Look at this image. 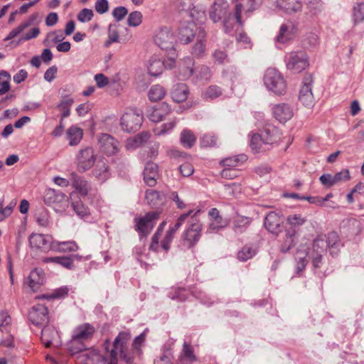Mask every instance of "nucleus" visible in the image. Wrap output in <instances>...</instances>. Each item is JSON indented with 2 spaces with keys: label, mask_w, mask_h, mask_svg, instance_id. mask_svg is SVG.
<instances>
[{
  "label": "nucleus",
  "mask_w": 364,
  "mask_h": 364,
  "mask_svg": "<svg viewBox=\"0 0 364 364\" xmlns=\"http://www.w3.org/2000/svg\"><path fill=\"white\" fill-rule=\"evenodd\" d=\"M312 82V76L309 75L308 77H306L299 95V101L304 106L308 108L312 107L314 105V97L312 93L311 86Z\"/></svg>",
  "instance_id": "15"
},
{
  "label": "nucleus",
  "mask_w": 364,
  "mask_h": 364,
  "mask_svg": "<svg viewBox=\"0 0 364 364\" xmlns=\"http://www.w3.org/2000/svg\"><path fill=\"white\" fill-rule=\"evenodd\" d=\"M189 90L186 84H178L173 88L171 92V97L173 101L176 102H182L185 101L188 96Z\"/></svg>",
  "instance_id": "34"
},
{
  "label": "nucleus",
  "mask_w": 364,
  "mask_h": 364,
  "mask_svg": "<svg viewBox=\"0 0 364 364\" xmlns=\"http://www.w3.org/2000/svg\"><path fill=\"white\" fill-rule=\"evenodd\" d=\"M352 18L354 24H358L364 21V4L359 3L353 7Z\"/></svg>",
  "instance_id": "47"
},
{
  "label": "nucleus",
  "mask_w": 364,
  "mask_h": 364,
  "mask_svg": "<svg viewBox=\"0 0 364 364\" xmlns=\"http://www.w3.org/2000/svg\"><path fill=\"white\" fill-rule=\"evenodd\" d=\"M276 5L280 10L289 14L300 11L303 7L301 0H276Z\"/></svg>",
  "instance_id": "25"
},
{
  "label": "nucleus",
  "mask_w": 364,
  "mask_h": 364,
  "mask_svg": "<svg viewBox=\"0 0 364 364\" xmlns=\"http://www.w3.org/2000/svg\"><path fill=\"white\" fill-rule=\"evenodd\" d=\"M164 65V61L158 56H152L148 62V72L151 75L158 76L163 72Z\"/></svg>",
  "instance_id": "31"
},
{
  "label": "nucleus",
  "mask_w": 364,
  "mask_h": 364,
  "mask_svg": "<svg viewBox=\"0 0 364 364\" xmlns=\"http://www.w3.org/2000/svg\"><path fill=\"white\" fill-rule=\"evenodd\" d=\"M95 11L100 14H103L109 10V2L107 0H97L95 4Z\"/></svg>",
  "instance_id": "64"
},
{
  "label": "nucleus",
  "mask_w": 364,
  "mask_h": 364,
  "mask_svg": "<svg viewBox=\"0 0 364 364\" xmlns=\"http://www.w3.org/2000/svg\"><path fill=\"white\" fill-rule=\"evenodd\" d=\"M228 225V221L225 219H223L222 217L219 218L214 219L211 220L208 229V233H212L215 232H218L221 229L225 228Z\"/></svg>",
  "instance_id": "45"
},
{
  "label": "nucleus",
  "mask_w": 364,
  "mask_h": 364,
  "mask_svg": "<svg viewBox=\"0 0 364 364\" xmlns=\"http://www.w3.org/2000/svg\"><path fill=\"white\" fill-rule=\"evenodd\" d=\"M58 336L55 329L50 326H44L41 331V341L46 348L50 347L52 341Z\"/></svg>",
  "instance_id": "37"
},
{
  "label": "nucleus",
  "mask_w": 364,
  "mask_h": 364,
  "mask_svg": "<svg viewBox=\"0 0 364 364\" xmlns=\"http://www.w3.org/2000/svg\"><path fill=\"white\" fill-rule=\"evenodd\" d=\"M127 14V9L122 6L115 7L112 11V16L117 21H122Z\"/></svg>",
  "instance_id": "63"
},
{
  "label": "nucleus",
  "mask_w": 364,
  "mask_h": 364,
  "mask_svg": "<svg viewBox=\"0 0 364 364\" xmlns=\"http://www.w3.org/2000/svg\"><path fill=\"white\" fill-rule=\"evenodd\" d=\"M306 221V218L300 214L290 215L287 218V222L290 226L289 229H293L296 232V234L298 233L299 228L304 225Z\"/></svg>",
  "instance_id": "39"
},
{
  "label": "nucleus",
  "mask_w": 364,
  "mask_h": 364,
  "mask_svg": "<svg viewBox=\"0 0 364 364\" xmlns=\"http://www.w3.org/2000/svg\"><path fill=\"white\" fill-rule=\"evenodd\" d=\"M28 240L31 248L41 249L44 252L48 251L52 246V238L48 235L33 233Z\"/></svg>",
  "instance_id": "19"
},
{
  "label": "nucleus",
  "mask_w": 364,
  "mask_h": 364,
  "mask_svg": "<svg viewBox=\"0 0 364 364\" xmlns=\"http://www.w3.org/2000/svg\"><path fill=\"white\" fill-rule=\"evenodd\" d=\"M242 6L241 4H237L235 6V13L234 15L229 14L223 21L225 31L229 33L232 31L235 22L239 24L242 23L241 13Z\"/></svg>",
  "instance_id": "28"
},
{
  "label": "nucleus",
  "mask_w": 364,
  "mask_h": 364,
  "mask_svg": "<svg viewBox=\"0 0 364 364\" xmlns=\"http://www.w3.org/2000/svg\"><path fill=\"white\" fill-rule=\"evenodd\" d=\"M217 137L211 134H204L200 140V144L203 146L208 147L216 145Z\"/></svg>",
  "instance_id": "62"
},
{
  "label": "nucleus",
  "mask_w": 364,
  "mask_h": 364,
  "mask_svg": "<svg viewBox=\"0 0 364 364\" xmlns=\"http://www.w3.org/2000/svg\"><path fill=\"white\" fill-rule=\"evenodd\" d=\"M73 102V99L68 95L63 98L57 105V109L62 112V119H65L70 114V107Z\"/></svg>",
  "instance_id": "40"
},
{
  "label": "nucleus",
  "mask_w": 364,
  "mask_h": 364,
  "mask_svg": "<svg viewBox=\"0 0 364 364\" xmlns=\"http://www.w3.org/2000/svg\"><path fill=\"white\" fill-rule=\"evenodd\" d=\"M250 146L255 152H259L262 150V145L265 144L262 138L258 134H252L250 135Z\"/></svg>",
  "instance_id": "51"
},
{
  "label": "nucleus",
  "mask_w": 364,
  "mask_h": 364,
  "mask_svg": "<svg viewBox=\"0 0 364 364\" xmlns=\"http://www.w3.org/2000/svg\"><path fill=\"white\" fill-rule=\"evenodd\" d=\"M36 220L38 224L43 228H46L50 225V216L48 212L44 209H39L36 214Z\"/></svg>",
  "instance_id": "48"
},
{
  "label": "nucleus",
  "mask_w": 364,
  "mask_h": 364,
  "mask_svg": "<svg viewBox=\"0 0 364 364\" xmlns=\"http://www.w3.org/2000/svg\"><path fill=\"white\" fill-rule=\"evenodd\" d=\"M72 186L82 196H85L87 194L90 189V184L84 177L79 176L75 172H72L69 175Z\"/></svg>",
  "instance_id": "24"
},
{
  "label": "nucleus",
  "mask_w": 364,
  "mask_h": 364,
  "mask_svg": "<svg viewBox=\"0 0 364 364\" xmlns=\"http://www.w3.org/2000/svg\"><path fill=\"white\" fill-rule=\"evenodd\" d=\"M95 333V328L89 323L78 326L72 335V339L68 343V349L72 354H76L85 350L84 341L90 338Z\"/></svg>",
  "instance_id": "2"
},
{
  "label": "nucleus",
  "mask_w": 364,
  "mask_h": 364,
  "mask_svg": "<svg viewBox=\"0 0 364 364\" xmlns=\"http://www.w3.org/2000/svg\"><path fill=\"white\" fill-rule=\"evenodd\" d=\"M154 41L161 50H166L168 53L171 52V58L176 56L174 48L175 36L168 28H161L156 33Z\"/></svg>",
  "instance_id": "6"
},
{
  "label": "nucleus",
  "mask_w": 364,
  "mask_h": 364,
  "mask_svg": "<svg viewBox=\"0 0 364 364\" xmlns=\"http://www.w3.org/2000/svg\"><path fill=\"white\" fill-rule=\"evenodd\" d=\"M48 309L43 304L33 306L29 311L30 321L36 326H44L48 322Z\"/></svg>",
  "instance_id": "16"
},
{
  "label": "nucleus",
  "mask_w": 364,
  "mask_h": 364,
  "mask_svg": "<svg viewBox=\"0 0 364 364\" xmlns=\"http://www.w3.org/2000/svg\"><path fill=\"white\" fill-rule=\"evenodd\" d=\"M205 37V33L203 29H200L199 33L197 35V42L193 47L192 53L196 57L202 56L205 50V45L203 42V39Z\"/></svg>",
  "instance_id": "36"
},
{
  "label": "nucleus",
  "mask_w": 364,
  "mask_h": 364,
  "mask_svg": "<svg viewBox=\"0 0 364 364\" xmlns=\"http://www.w3.org/2000/svg\"><path fill=\"white\" fill-rule=\"evenodd\" d=\"M145 198L147 203L153 207H157L164 203L163 196L154 190L146 191Z\"/></svg>",
  "instance_id": "38"
},
{
  "label": "nucleus",
  "mask_w": 364,
  "mask_h": 364,
  "mask_svg": "<svg viewBox=\"0 0 364 364\" xmlns=\"http://www.w3.org/2000/svg\"><path fill=\"white\" fill-rule=\"evenodd\" d=\"M252 219L245 216H237L233 222V230L237 234L244 232L250 225Z\"/></svg>",
  "instance_id": "35"
},
{
  "label": "nucleus",
  "mask_w": 364,
  "mask_h": 364,
  "mask_svg": "<svg viewBox=\"0 0 364 364\" xmlns=\"http://www.w3.org/2000/svg\"><path fill=\"white\" fill-rule=\"evenodd\" d=\"M119 41V33L114 25L110 24L108 28V38L105 42V46L109 48L112 43Z\"/></svg>",
  "instance_id": "54"
},
{
  "label": "nucleus",
  "mask_w": 364,
  "mask_h": 364,
  "mask_svg": "<svg viewBox=\"0 0 364 364\" xmlns=\"http://www.w3.org/2000/svg\"><path fill=\"white\" fill-rule=\"evenodd\" d=\"M83 136L82 129L77 126L70 127L66 132V138L69 141L70 146L77 145Z\"/></svg>",
  "instance_id": "33"
},
{
  "label": "nucleus",
  "mask_w": 364,
  "mask_h": 364,
  "mask_svg": "<svg viewBox=\"0 0 364 364\" xmlns=\"http://www.w3.org/2000/svg\"><path fill=\"white\" fill-rule=\"evenodd\" d=\"M37 14L33 15L29 20L27 21H25L22 23H21L18 27L14 28L10 31L9 35L5 38V41L11 40L14 38V37L17 36L18 34H20L24 29H26L27 27L30 26L33 21L36 19L37 17Z\"/></svg>",
  "instance_id": "41"
},
{
  "label": "nucleus",
  "mask_w": 364,
  "mask_h": 364,
  "mask_svg": "<svg viewBox=\"0 0 364 364\" xmlns=\"http://www.w3.org/2000/svg\"><path fill=\"white\" fill-rule=\"evenodd\" d=\"M176 124V119L174 118L167 123H164L161 126L156 127L154 132L156 135H164L171 132Z\"/></svg>",
  "instance_id": "50"
},
{
  "label": "nucleus",
  "mask_w": 364,
  "mask_h": 364,
  "mask_svg": "<svg viewBox=\"0 0 364 364\" xmlns=\"http://www.w3.org/2000/svg\"><path fill=\"white\" fill-rule=\"evenodd\" d=\"M92 174L95 178L98 181H105L110 176L109 166L107 161L102 159H99L95 168L92 171Z\"/></svg>",
  "instance_id": "26"
},
{
  "label": "nucleus",
  "mask_w": 364,
  "mask_h": 364,
  "mask_svg": "<svg viewBox=\"0 0 364 364\" xmlns=\"http://www.w3.org/2000/svg\"><path fill=\"white\" fill-rule=\"evenodd\" d=\"M256 254V250L251 246L245 245L237 253V258L242 262H245L252 258Z\"/></svg>",
  "instance_id": "53"
},
{
  "label": "nucleus",
  "mask_w": 364,
  "mask_h": 364,
  "mask_svg": "<svg viewBox=\"0 0 364 364\" xmlns=\"http://www.w3.org/2000/svg\"><path fill=\"white\" fill-rule=\"evenodd\" d=\"M178 230H175L173 227H170L166 232L165 237L161 242V247L167 252L170 249L171 243L174 237V235Z\"/></svg>",
  "instance_id": "59"
},
{
  "label": "nucleus",
  "mask_w": 364,
  "mask_h": 364,
  "mask_svg": "<svg viewBox=\"0 0 364 364\" xmlns=\"http://www.w3.org/2000/svg\"><path fill=\"white\" fill-rule=\"evenodd\" d=\"M131 334L129 332L122 331L114 340L118 355L126 364H134L136 358L139 356L132 347L128 346Z\"/></svg>",
  "instance_id": "3"
},
{
  "label": "nucleus",
  "mask_w": 364,
  "mask_h": 364,
  "mask_svg": "<svg viewBox=\"0 0 364 364\" xmlns=\"http://www.w3.org/2000/svg\"><path fill=\"white\" fill-rule=\"evenodd\" d=\"M212 76L210 69L205 65H201L196 70V77L204 82L208 81Z\"/></svg>",
  "instance_id": "58"
},
{
  "label": "nucleus",
  "mask_w": 364,
  "mask_h": 364,
  "mask_svg": "<svg viewBox=\"0 0 364 364\" xmlns=\"http://www.w3.org/2000/svg\"><path fill=\"white\" fill-rule=\"evenodd\" d=\"M159 213L152 211L147 213L144 216L135 218V229L142 236L148 235L154 227L159 219Z\"/></svg>",
  "instance_id": "8"
},
{
  "label": "nucleus",
  "mask_w": 364,
  "mask_h": 364,
  "mask_svg": "<svg viewBox=\"0 0 364 364\" xmlns=\"http://www.w3.org/2000/svg\"><path fill=\"white\" fill-rule=\"evenodd\" d=\"M194 60L191 57L184 58L180 63V79L186 80L193 74Z\"/></svg>",
  "instance_id": "32"
},
{
  "label": "nucleus",
  "mask_w": 364,
  "mask_h": 364,
  "mask_svg": "<svg viewBox=\"0 0 364 364\" xmlns=\"http://www.w3.org/2000/svg\"><path fill=\"white\" fill-rule=\"evenodd\" d=\"M200 212V210L195 211L192 216V222L188 228L183 233V240L187 243L188 247H193L200 240L202 231V224L196 217Z\"/></svg>",
  "instance_id": "9"
},
{
  "label": "nucleus",
  "mask_w": 364,
  "mask_h": 364,
  "mask_svg": "<svg viewBox=\"0 0 364 364\" xmlns=\"http://www.w3.org/2000/svg\"><path fill=\"white\" fill-rule=\"evenodd\" d=\"M142 21V14L140 11H133L128 16L127 24L129 26L136 27L141 24Z\"/></svg>",
  "instance_id": "60"
},
{
  "label": "nucleus",
  "mask_w": 364,
  "mask_h": 364,
  "mask_svg": "<svg viewBox=\"0 0 364 364\" xmlns=\"http://www.w3.org/2000/svg\"><path fill=\"white\" fill-rule=\"evenodd\" d=\"M171 113L170 106L164 102L148 110L147 116L153 122H159L165 119Z\"/></svg>",
  "instance_id": "21"
},
{
  "label": "nucleus",
  "mask_w": 364,
  "mask_h": 364,
  "mask_svg": "<svg viewBox=\"0 0 364 364\" xmlns=\"http://www.w3.org/2000/svg\"><path fill=\"white\" fill-rule=\"evenodd\" d=\"M11 318L6 311L0 312V331L2 333H9L11 328Z\"/></svg>",
  "instance_id": "46"
},
{
  "label": "nucleus",
  "mask_w": 364,
  "mask_h": 364,
  "mask_svg": "<svg viewBox=\"0 0 364 364\" xmlns=\"http://www.w3.org/2000/svg\"><path fill=\"white\" fill-rule=\"evenodd\" d=\"M97 138L100 151L107 156L116 155L120 151L119 141L110 134H101Z\"/></svg>",
  "instance_id": "10"
},
{
  "label": "nucleus",
  "mask_w": 364,
  "mask_h": 364,
  "mask_svg": "<svg viewBox=\"0 0 364 364\" xmlns=\"http://www.w3.org/2000/svg\"><path fill=\"white\" fill-rule=\"evenodd\" d=\"M44 277L43 272L37 269L31 272L29 276L26 280V283L31 289L33 291H36L41 284H43Z\"/></svg>",
  "instance_id": "29"
},
{
  "label": "nucleus",
  "mask_w": 364,
  "mask_h": 364,
  "mask_svg": "<svg viewBox=\"0 0 364 364\" xmlns=\"http://www.w3.org/2000/svg\"><path fill=\"white\" fill-rule=\"evenodd\" d=\"M312 247L310 248L304 244H300L295 254L296 270L297 273L302 272L308 262L309 259H311Z\"/></svg>",
  "instance_id": "14"
},
{
  "label": "nucleus",
  "mask_w": 364,
  "mask_h": 364,
  "mask_svg": "<svg viewBox=\"0 0 364 364\" xmlns=\"http://www.w3.org/2000/svg\"><path fill=\"white\" fill-rule=\"evenodd\" d=\"M54 244L56 245L54 247L61 252H75L79 249L78 245L75 241L56 242Z\"/></svg>",
  "instance_id": "44"
},
{
  "label": "nucleus",
  "mask_w": 364,
  "mask_h": 364,
  "mask_svg": "<svg viewBox=\"0 0 364 364\" xmlns=\"http://www.w3.org/2000/svg\"><path fill=\"white\" fill-rule=\"evenodd\" d=\"M285 60L287 68L294 73H300L309 65V57L304 50L289 53Z\"/></svg>",
  "instance_id": "5"
},
{
  "label": "nucleus",
  "mask_w": 364,
  "mask_h": 364,
  "mask_svg": "<svg viewBox=\"0 0 364 364\" xmlns=\"http://www.w3.org/2000/svg\"><path fill=\"white\" fill-rule=\"evenodd\" d=\"M196 141V138L193 132L190 130L185 129L181 134V143L188 149L191 148Z\"/></svg>",
  "instance_id": "43"
},
{
  "label": "nucleus",
  "mask_w": 364,
  "mask_h": 364,
  "mask_svg": "<svg viewBox=\"0 0 364 364\" xmlns=\"http://www.w3.org/2000/svg\"><path fill=\"white\" fill-rule=\"evenodd\" d=\"M82 356H86L91 361L100 360L102 364H118L119 363L118 353L114 343L110 350L105 351L102 355H100L96 350L92 349Z\"/></svg>",
  "instance_id": "12"
},
{
  "label": "nucleus",
  "mask_w": 364,
  "mask_h": 364,
  "mask_svg": "<svg viewBox=\"0 0 364 364\" xmlns=\"http://www.w3.org/2000/svg\"><path fill=\"white\" fill-rule=\"evenodd\" d=\"M309 12L316 15L321 12L323 4L321 0H304Z\"/></svg>",
  "instance_id": "52"
},
{
  "label": "nucleus",
  "mask_w": 364,
  "mask_h": 364,
  "mask_svg": "<svg viewBox=\"0 0 364 364\" xmlns=\"http://www.w3.org/2000/svg\"><path fill=\"white\" fill-rule=\"evenodd\" d=\"M296 29L291 22L283 23L280 28L278 35L276 37V41L281 43H285L293 39L296 35Z\"/></svg>",
  "instance_id": "23"
},
{
  "label": "nucleus",
  "mask_w": 364,
  "mask_h": 364,
  "mask_svg": "<svg viewBox=\"0 0 364 364\" xmlns=\"http://www.w3.org/2000/svg\"><path fill=\"white\" fill-rule=\"evenodd\" d=\"M338 242V235L334 232H329L326 240L322 237H318L313 241L311 262L314 268H319L321 266L327 247H329L330 254L332 256L337 254V252H334V249Z\"/></svg>",
  "instance_id": "1"
},
{
  "label": "nucleus",
  "mask_w": 364,
  "mask_h": 364,
  "mask_svg": "<svg viewBox=\"0 0 364 364\" xmlns=\"http://www.w3.org/2000/svg\"><path fill=\"white\" fill-rule=\"evenodd\" d=\"M72 207L75 213L81 218H84L90 214L88 208L81 201L73 202Z\"/></svg>",
  "instance_id": "55"
},
{
  "label": "nucleus",
  "mask_w": 364,
  "mask_h": 364,
  "mask_svg": "<svg viewBox=\"0 0 364 364\" xmlns=\"http://www.w3.org/2000/svg\"><path fill=\"white\" fill-rule=\"evenodd\" d=\"M197 26L192 21L181 23L178 28V38L181 43H190L196 35Z\"/></svg>",
  "instance_id": "17"
},
{
  "label": "nucleus",
  "mask_w": 364,
  "mask_h": 364,
  "mask_svg": "<svg viewBox=\"0 0 364 364\" xmlns=\"http://www.w3.org/2000/svg\"><path fill=\"white\" fill-rule=\"evenodd\" d=\"M265 144H272L279 139V132L277 127L268 124L265 126L259 134Z\"/></svg>",
  "instance_id": "27"
},
{
  "label": "nucleus",
  "mask_w": 364,
  "mask_h": 364,
  "mask_svg": "<svg viewBox=\"0 0 364 364\" xmlns=\"http://www.w3.org/2000/svg\"><path fill=\"white\" fill-rule=\"evenodd\" d=\"M142 121L143 116L141 112L130 109L122 115L120 124L125 132H136L140 128Z\"/></svg>",
  "instance_id": "7"
},
{
  "label": "nucleus",
  "mask_w": 364,
  "mask_h": 364,
  "mask_svg": "<svg viewBox=\"0 0 364 364\" xmlns=\"http://www.w3.org/2000/svg\"><path fill=\"white\" fill-rule=\"evenodd\" d=\"M296 232L293 229H287L285 231V235L279 247V250L282 253L289 252L296 243Z\"/></svg>",
  "instance_id": "30"
},
{
  "label": "nucleus",
  "mask_w": 364,
  "mask_h": 364,
  "mask_svg": "<svg viewBox=\"0 0 364 364\" xmlns=\"http://www.w3.org/2000/svg\"><path fill=\"white\" fill-rule=\"evenodd\" d=\"M222 95L221 89L216 85L209 86L203 93V96L206 100H213Z\"/></svg>",
  "instance_id": "57"
},
{
  "label": "nucleus",
  "mask_w": 364,
  "mask_h": 364,
  "mask_svg": "<svg viewBox=\"0 0 364 364\" xmlns=\"http://www.w3.org/2000/svg\"><path fill=\"white\" fill-rule=\"evenodd\" d=\"M283 219L279 213L269 212L265 217L264 226L271 233L278 235L282 232Z\"/></svg>",
  "instance_id": "18"
},
{
  "label": "nucleus",
  "mask_w": 364,
  "mask_h": 364,
  "mask_svg": "<svg viewBox=\"0 0 364 364\" xmlns=\"http://www.w3.org/2000/svg\"><path fill=\"white\" fill-rule=\"evenodd\" d=\"M10 78L9 73L2 70L0 72V95H4L10 90Z\"/></svg>",
  "instance_id": "49"
},
{
  "label": "nucleus",
  "mask_w": 364,
  "mask_h": 364,
  "mask_svg": "<svg viewBox=\"0 0 364 364\" xmlns=\"http://www.w3.org/2000/svg\"><path fill=\"white\" fill-rule=\"evenodd\" d=\"M165 95V89L159 85H153L148 92L149 98L152 102L161 100Z\"/></svg>",
  "instance_id": "42"
},
{
  "label": "nucleus",
  "mask_w": 364,
  "mask_h": 364,
  "mask_svg": "<svg viewBox=\"0 0 364 364\" xmlns=\"http://www.w3.org/2000/svg\"><path fill=\"white\" fill-rule=\"evenodd\" d=\"M94 16L92 10L83 9L77 14V20L82 23L88 22L92 20Z\"/></svg>",
  "instance_id": "61"
},
{
  "label": "nucleus",
  "mask_w": 364,
  "mask_h": 364,
  "mask_svg": "<svg viewBox=\"0 0 364 364\" xmlns=\"http://www.w3.org/2000/svg\"><path fill=\"white\" fill-rule=\"evenodd\" d=\"M272 109L274 117L283 124L290 120L294 114V107L289 103L276 104L273 105Z\"/></svg>",
  "instance_id": "13"
},
{
  "label": "nucleus",
  "mask_w": 364,
  "mask_h": 364,
  "mask_svg": "<svg viewBox=\"0 0 364 364\" xmlns=\"http://www.w3.org/2000/svg\"><path fill=\"white\" fill-rule=\"evenodd\" d=\"M266 87L277 95H283L287 90V83L282 75L274 68H268L264 75Z\"/></svg>",
  "instance_id": "4"
},
{
  "label": "nucleus",
  "mask_w": 364,
  "mask_h": 364,
  "mask_svg": "<svg viewBox=\"0 0 364 364\" xmlns=\"http://www.w3.org/2000/svg\"><path fill=\"white\" fill-rule=\"evenodd\" d=\"M247 160L245 155H239L230 158H226L222 161V164L224 166L228 167H235L239 165L240 163Z\"/></svg>",
  "instance_id": "56"
},
{
  "label": "nucleus",
  "mask_w": 364,
  "mask_h": 364,
  "mask_svg": "<svg viewBox=\"0 0 364 364\" xmlns=\"http://www.w3.org/2000/svg\"><path fill=\"white\" fill-rule=\"evenodd\" d=\"M68 200L65 193L53 188L46 189L43 195V200L48 205L56 204L62 206L68 203Z\"/></svg>",
  "instance_id": "20"
},
{
  "label": "nucleus",
  "mask_w": 364,
  "mask_h": 364,
  "mask_svg": "<svg viewBox=\"0 0 364 364\" xmlns=\"http://www.w3.org/2000/svg\"><path fill=\"white\" fill-rule=\"evenodd\" d=\"M228 7L226 0H215L209 11V16L214 22H218L225 15Z\"/></svg>",
  "instance_id": "22"
},
{
  "label": "nucleus",
  "mask_w": 364,
  "mask_h": 364,
  "mask_svg": "<svg viewBox=\"0 0 364 364\" xmlns=\"http://www.w3.org/2000/svg\"><path fill=\"white\" fill-rule=\"evenodd\" d=\"M96 161L93 148L87 146L81 149L77 155V167L79 171L85 172L90 169Z\"/></svg>",
  "instance_id": "11"
}]
</instances>
